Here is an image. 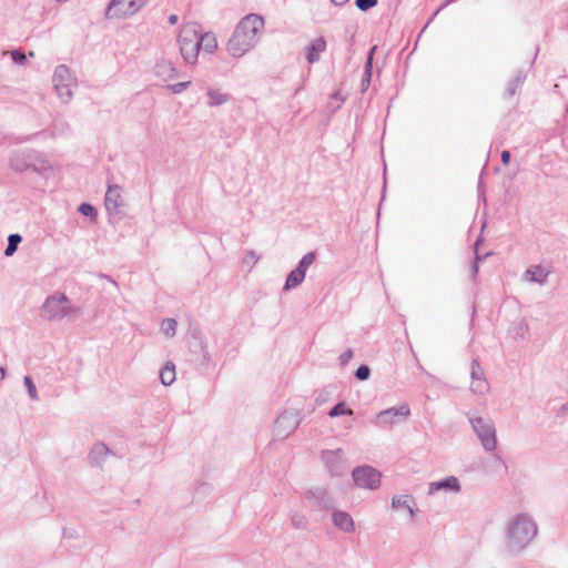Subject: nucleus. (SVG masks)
Here are the masks:
<instances>
[{"label": "nucleus", "mask_w": 568, "mask_h": 568, "mask_svg": "<svg viewBox=\"0 0 568 568\" xmlns=\"http://www.w3.org/2000/svg\"><path fill=\"white\" fill-rule=\"evenodd\" d=\"M264 28L262 17L250 13L245 16L236 26L231 39L227 42V51L235 58L243 57L257 42V37Z\"/></svg>", "instance_id": "1"}, {"label": "nucleus", "mask_w": 568, "mask_h": 568, "mask_svg": "<svg viewBox=\"0 0 568 568\" xmlns=\"http://www.w3.org/2000/svg\"><path fill=\"white\" fill-rule=\"evenodd\" d=\"M202 29L197 23L184 24L179 36L181 54L189 63L196 61L200 51V34Z\"/></svg>", "instance_id": "2"}, {"label": "nucleus", "mask_w": 568, "mask_h": 568, "mask_svg": "<svg viewBox=\"0 0 568 568\" xmlns=\"http://www.w3.org/2000/svg\"><path fill=\"white\" fill-rule=\"evenodd\" d=\"M535 534V524L526 517H517L509 528V538L516 545L527 544Z\"/></svg>", "instance_id": "3"}, {"label": "nucleus", "mask_w": 568, "mask_h": 568, "mask_svg": "<svg viewBox=\"0 0 568 568\" xmlns=\"http://www.w3.org/2000/svg\"><path fill=\"white\" fill-rule=\"evenodd\" d=\"M145 0H112L110 3L106 14L112 19H121L138 12Z\"/></svg>", "instance_id": "4"}, {"label": "nucleus", "mask_w": 568, "mask_h": 568, "mask_svg": "<svg viewBox=\"0 0 568 568\" xmlns=\"http://www.w3.org/2000/svg\"><path fill=\"white\" fill-rule=\"evenodd\" d=\"M53 83L57 92L62 99H70L72 95V87L74 85V79L68 68L60 65L55 69L53 75Z\"/></svg>", "instance_id": "5"}, {"label": "nucleus", "mask_w": 568, "mask_h": 568, "mask_svg": "<svg viewBox=\"0 0 568 568\" xmlns=\"http://www.w3.org/2000/svg\"><path fill=\"white\" fill-rule=\"evenodd\" d=\"M474 430L476 432L478 438L480 439L483 446L487 450H493L496 448V434L495 428L487 420L478 417L471 420Z\"/></svg>", "instance_id": "6"}, {"label": "nucleus", "mask_w": 568, "mask_h": 568, "mask_svg": "<svg viewBox=\"0 0 568 568\" xmlns=\"http://www.w3.org/2000/svg\"><path fill=\"white\" fill-rule=\"evenodd\" d=\"M353 478L358 487L368 489L377 488L381 483V474L369 466L356 468L353 471Z\"/></svg>", "instance_id": "7"}, {"label": "nucleus", "mask_w": 568, "mask_h": 568, "mask_svg": "<svg viewBox=\"0 0 568 568\" xmlns=\"http://www.w3.org/2000/svg\"><path fill=\"white\" fill-rule=\"evenodd\" d=\"M65 303L67 297L62 294L50 296L42 307V316L47 320H54L67 315Z\"/></svg>", "instance_id": "8"}, {"label": "nucleus", "mask_w": 568, "mask_h": 568, "mask_svg": "<svg viewBox=\"0 0 568 568\" xmlns=\"http://www.w3.org/2000/svg\"><path fill=\"white\" fill-rule=\"evenodd\" d=\"M410 414L408 406L402 405L400 407H393L381 412L377 416L378 422L382 424H392L395 418H406Z\"/></svg>", "instance_id": "9"}, {"label": "nucleus", "mask_w": 568, "mask_h": 568, "mask_svg": "<svg viewBox=\"0 0 568 568\" xmlns=\"http://www.w3.org/2000/svg\"><path fill=\"white\" fill-rule=\"evenodd\" d=\"M121 203V190L116 185L109 186L105 194V206L109 211H115Z\"/></svg>", "instance_id": "10"}, {"label": "nucleus", "mask_w": 568, "mask_h": 568, "mask_svg": "<svg viewBox=\"0 0 568 568\" xmlns=\"http://www.w3.org/2000/svg\"><path fill=\"white\" fill-rule=\"evenodd\" d=\"M326 41L323 38H317L312 41L307 49V61L314 63L318 61L320 54L325 50Z\"/></svg>", "instance_id": "11"}, {"label": "nucleus", "mask_w": 568, "mask_h": 568, "mask_svg": "<svg viewBox=\"0 0 568 568\" xmlns=\"http://www.w3.org/2000/svg\"><path fill=\"white\" fill-rule=\"evenodd\" d=\"M333 521L336 527L344 531H354L353 518L343 511H336L333 514Z\"/></svg>", "instance_id": "12"}, {"label": "nucleus", "mask_w": 568, "mask_h": 568, "mask_svg": "<svg viewBox=\"0 0 568 568\" xmlns=\"http://www.w3.org/2000/svg\"><path fill=\"white\" fill-rule=\"evenodd\" d=\"M442 488H447V489H453V490H458L459 489V484H458V480L457 478L455 477H449L443 481H439V483H432L429 485V493L433 494Z\"/></svg>", "instance_id": "13"}, {"label": "nucleus", "mask_w": 568, "mask_h": 568, "mask_svg": "<svg viewBox=\"0 0 568 568\" xmlns=\"http://www.w3.org/2000/svg\"><path fill=\"white\" fill-rule=\"evenodd\" d=\"M216 48H217V40L213 33L206 32V33L200 36V49H203L204 51L211 53Z\"/></svg>", "instance_id": "14"}, {"label": "nucleus", "mask_w": 568, "mask_h": 568, "mask_svg": "<svg viewBox=\"0 0 568 568\" xmlns=\"http://www.w3.org/2000/svg\"><path fill=\"white\" fill-rule=\"evenodd\" d=\"M160 378L163 385L169 386L175 381V367L173 364H165L160 373Z\"/></svg>", "instance_id": "15"}, {"label": "nucleus", "mask_w": 568, "mask_h": 568, "mask_svg": "<svg viewBox=\"0 0 568 568\" xmlns=\"http://www.w3.org/2000/svg\"><path fill=\"white\" fill-rule=\"evenodd\" d=\"M304 277L305 273L302 270L296 268L292 271L286 278L285 290L297 286L304 280Z\"/></svg>", "instance_id": "16"}, {"label": "nucleus", "mask_w": 568, "mask_h": 568, "mask_svg": "<svg viewBox=\"0 0 568 568\" xmlns=\"http://www.w3.org/2000/svg\"><path fill=\"white\" fill-rule=\"evenodd\" d=\"M548 271L541 266H534L527 271L529 280L532 282L542 283L548 275Z\"/></svg>", "instance_id": "17"}, {"label": "nucleus", "mask_w": 568, "mask_h": 568, "mask_svg": "<svg viewBox=\"0 0 568 568\" xmlns=\"http://www.w3.org/2000/svg\"><path fill=\"white\" fill-rule=\"evenodd\" d=\"M207 95H209V104L211 106L220 105L227 101V95L222 93L219 90H210Z\"/></svg>", "instance_id": "18"}, {"label": "nucleus", "mask_w": 568, "mask_h": 568, "mask_svg": "<svg viewBox=\"0 0 568 568\" xmlns=\"http://www.w3.org/2000/svg\"><path fill=\"white\" fill-rule=\"evenodd\" d=\"M158 74L165 81L172 80L176 75L175 69L170 63H163L158 67Z\"/></svg>", "instance_id": "19"}, {"label": "nucleus", "mask_w": 568, "mask_h": 568, "mask_svg": "<svg viewBox=\"0 0 568 568\" xmlns=\"http://www.w3.org/2000/svg\"><path fill=\"white\" fill-rule=\"evenodd\" d=\"M20 242H21V236L19 234H11L9 236V243H8V246L4 252L6 255L7 256L12 255L16 252L17 246Z\"/></svg>", "instance_id": "20"}, {"label": "nucleus", "mask_w": 568, "mask_h": 568, "mask_svg": "<svg viewBox=\"0 0 568 568\" xmlns=\"http://www.w3.org/2000/svg\"><path fill=\"white\" fill-rule=\"evenodd\" d=\"M352 414H353L352 409L347 408L344 403H338L329 412L331 417H336L339 415H352Z\"/></svg>", "instance_id": "21"}, {"label": "nucleus", "mask_w": 568, "mask_h": 568, "mask_svg": "<svg viewBox=\"0 0 568 568\" xmlns=\"http://www.w3.org/2000/svg\"><path fill=\"white\" fill-rule=\"evenodd\" d=\"M176 326V321L172 318H168L162 322V331L168 336H172L175 333Z\"/></svg>", "instance_id": "22"}, {"label": "nucleus", "mask_w": 568, "mask_h": 568, "mask_svg": "<svg viewBox=\"0 0 568 568\" xmlns=\"http://www.w3.org/2000/svg\"><path fill=\"white\" fill-rule=\"evenodd\" d=\"M470 387L474 393L479 394H483L488 389V385L483 377L477 378V381L473 379Z\"/></svg>", "instance_id": "23"}, {"label": "nucleus", "mask_w": 568, "mask_h": 568, "mask_svg": "<svg viewBox=\"0 0 568 568\" xmlns=\"http://www.w3.org/2000/svg\"><path fill=\"white\" fill-rule=\"evenodd\" d=\"M315 260L314 253H308L304 255L297 266V268L302 270L304 273L306 272L307 267L312 265V263Z\"/></svg>", "instance_id": "24"}, {"label": "nucleus", "mask_w": 568, "mask_h": 568, "mask_svg": "<svg viewBox=\"0 0 568 568\" xmlns=\"http://www.w3.org/2000/svg\"><path fill=\"white\" fill-rule=\"evenodd\" d=\"M376 4L377 0H356V7L362 11H366Z\"/></svg>", "instance_id": "25"}, {"label": "nucleus", "mask_w": 568, "mask_h": 568, "mask_svg": "<svg viewBox=\"0 0 568 568\" xmlns=\"http://www.w3.org/2000/svg\"><path fill=\"white\" fill-rule=\"evenodd\" d=\"M393 506L394 507H400V506H405L408 508V510L410 511V507H409V498L407 496H403V497H394L393 498Z\"/></svg>", "instance_id": "26"}, {"label": "nucleus", "mask_w": 568, "mask_h": 568, "mask_svg": "<svg viewBox=\"0 0 568 568\" xmlns=\"http://www.w3.org/2000/svg\"><path fill=\"white\" fill-rule=\"evenodd\" d=\"M79 211L83 215H87V216H95V214H97L95 209L92 205L87 204V203L81 204L79 207Z\"/></svg>", "instance_id": "27"}, {"label": "nucleus", "mask_w": 568, "mask_h": 568, "mask_svg": "<svg viewBox=\"0 0 568 568\" xmlns=\"http://www.w3.org/2000/svg\"><path fill=\"white\" fill-rule=\"evenodd\" d=\"M24 384L28 388V393H29L30 397L36 399L37 398V389L29 376L24 377Z\"/></svg>", "instance_id": "28"}, {"label": "nucleus", "mask_w": 568, "mask_h": 568, "mask_svg": "<svg viewBox=\"0 0 568 568\" xmlns=\"http://www.w3.org/2000/svg\"><path fill=\"white\" fill-rule=\"evenodd\" d=\"M369 375V368L365 365L363 366H359L356 371V377L361 381H364L368 377Z\"/></svg>", "instance_id": "29"}, {"label": "nucleus", "mask_w": 568, "mask_h": 568, "mask_svg": "<svg viewBox=\"0 0 568 568\" xmlns=\"http://www.w3.org/2000/svg\"><path fill=\"white\" fill-rule=\"evenodd\" d=\"M481 375H483V373H481L480 367L476 363H473V366H471V378L477 381V378L483 377Z\"/></svg>", "instance_id": "30"}, {"label": "nucleus", "mask_w": 568, "mask_h": 568, "mask_svg": "<svg viewBox=\"0 0 568 568\" xmlns=\"http://www.w3.org/2000/svg\"><path fill=\"white\" fill-rule=\"evenodd\" d=\"M190 84V82H180V83H176L174 85L171 87L172 91L174 93H180L182 92L187 85Z\"/></svg>", "instance_id": "31"}, {"label": "nucleus", "mask_w": 568, "mask_h": 568, "mask_svg": "<svg viewBox=\"0 0 568 568\" xmlns=\"http://www.w3.org/2000/svg\"><path fill=\"white\" fill-rule=\"evenodd\" d=\"M353 358V352L351 349L344 352L341 355V362L343 365H346Z\"/></svg>", "instance_id": "32"}, {"label": "nucleus", "mask_w": 568, "mask_h": 568, "mask_svg": "<svg viewBox=\"0 0 568 568\" xmlns=\"http://www.w3.org/2000/svg\"><path fill=\"white\" fill-rule=\"evenodd\" d=\"M11 55L12 59L18 63H22L26 59L24 54L20 53L19 51H12Z\"/></svg>", "instance_id": "33"}, {"label": "nucleus", "mask_w": 568, "mask_h": 568, "mask_svg": "<svg viewBox=\"0 0 568 568\" xmlns=\"http://www.w3.org/2000/svg\"><path fill=\"white\" fill-rule=\"evenodd\" d=\"M501 161L506 165L509 163V161H510V153H509V151H503L501 152Z\"/></svg>", "instance_id": "34"}, {"label": "nucleus", "mask_w": 568, "mask_h": 568, "mask_svg": "<svg viewBox=\"0 0 568 568\" xmlns=\"http://www.w3.org/2000/svg\"><path fill=\"white\" fill-rule=\"evenodd\" d=\"M376 48H372L371 52H369V57H368V61H367V65H366V70L367 72H369L371 70V65H372V59H373V54L375 52Z\"/></svg>", "instance_id": "35"}, {"label": "nucleus", "mask_w": 568, "mask_h": 568, "mask_svg": "<svg viewBox=\"0 0 568 568\" xmlns=\"http://www.w3.org/2000/svg\"><path fill=\"white\" fill-rule=\"evenodd\" d=\"M169 22H170L171 24H175V23L178 22V16H176V14H172V16H170V18H169Z\"/></svg>", "instance_id": "36"}, {"label": "nucleus", "mask_w": 568, "mask_h": 568, "mask_svg": "<svg viewBox=\"0 0 568 568\" xmlns=\"http://www.w3.org/2000/svg\"><path fill=\"white\" fill-rule=\"evenodd\" d=\"M334 4L336 6H343L345 4L348 0H331Z\"/></svg>", "instance_id": "37"}, {"label": "nucleus", "mask_w": 568, "mask_h": 568, "mask_svg": "<svg viewBox=\"0 0 568 568\" xmlns=\"http://www.w3.org/2000/svg\"><path fill=\"white\" fill-rule=\"evenodd\" d=\"M6 372L3 368H0V381L4 378Z\"/></svg>", "instance_id": "38"}, {"label": "nucleus", "mask_w": 568, "mask_h": 568, "mask_svg": "<svg viewBox=\"0 0 568 568\" xmlns=\"http://www.w3.org/2000/svg\"><path fill=\"white\" fill-rule=\"evenodd\" d=\"M16 166L17 170H22L23 168L19 164H13Z\"/></svg>", "instance_id": "39"}]
</instances>
